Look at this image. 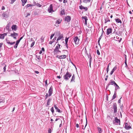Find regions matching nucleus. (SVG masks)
<instances>
[{
	"label": "nucleus",
	"mask_w": 133,
	"mask_h": 133,
	"mask_svg": "<svg viewBox=\"0 0 133 133\" xmlns=\"http://www.w3.org/2000/svg\"><path fill=\"white\" fill-rule=\"evenodd\" d=\"M112 109V112L113 113L114 115L115 116L117 114V105L116 103H114Z\"/></svg>",
	"instance_id": "nucleus-1"
},
{
	"label": "nucleus",
	"mask_w": 133,
	"mask_h": 133,
	"mask_svg": "<svg viewBox=\"0 0 133 133\" xmlns=\"http://www.w3.org/2000/svg\"><path fill=\"white\" fill-rule=\"evenodd\" d=\"M72 75L71 73L67 71L65 74L64 75L63 78L66 81L68 80L71 76Z\"/></svg>",
	"instance_id": "nucleus-2"
},
{
	"label": "nucleus",
	"mask_w": 133,
	"mask_h": 133,
	"mask_svg": "<svg viewBox=\"0 0 133 133\" xmlns=\"http://www.w3.org/2000/svg\"><path fill=\"white\" fill-rule=\"evenodd\" d=\"M113 124L116 125H121L120 121L119 119H118L116 117L114 118V119L113 121Z\"/></svg>",
	"instance_id": "nucleus-3"
},
{
	"label": "nucleus",
	"mask_w": 133,
	"mask_h": 133,
	"mask_svg": "<svg viewBox=\"0 0 133 133\" xmlns=\"http://www.w3.org/2000/svg\"><path fill=\"white\" fill-rule=\"evenodd\" d=\"M73 39L76 45H78L79 44V39L78 38L77 36H76Z\"/></svg>",
	"instance_id": "nucleus-4"
},
{
	"label": "nucleus",
	"mask_w": 133,
	"mask_h": 133,
	"mask_svg": "<svg viewBox=\"0 0 133 133\" xmlns=\"http://www.w3.org/2000/svg\"><path fill=\"white\" fill-rule=\"evenodd\" d=\"M58 45H57L55 49L54 50V52L57 53L58 52H61L59 50V48H60V46L61 45L58 44Z\"/></svg>",
	"instance_id": "nucleus-5"
},
{
	"label": "nucleus",
	"mask_w": 133,
	"mask_h": 133,
	"mask_svg": "<svg viewBox=\"0 0 133 133\" xmlns=\"http://www.w3.org/2000/svg\"><path fill=\"white\" fill-rule=\"evenodd\" d=\"M124 128L127 130H129L131 128V127L130 124H129L127 123H125Z\"/></svg>",
	"instance_id": "nucleus-6"
},
{
	"label": "nucleus",
	"mask_w": 133,
	"mask_h": 133,
	"mask_svg": "<svg viewBox=\"0 0 133 133\" xmlns=\"http://www.w3.org/2000/svg\"><path fill=\"white\" fill-rule=\"evenodd\" d=\"M48 11L49 13H51L54 12L53 10L52 5V4L50 5L49 7L48 8Z\"/></svg>",
	"instance_id": "nucleus-7"
},
{
	"label": "nucleus",
	"mask_w": 133,
	"mask_h": 133,
	"mask_svg": "<svg viewBox=\"0 0 133 133\" xmlns=\"http://www.w3.org/2000/svg\"><path fill=\"white\" fill-rule=\"evenodd\" d=\"M71 20V17L70 16H68L65 17V21L68 22H70Z\"/></svg>",
	"instance_id": "nucleus-8"
},
{
	"label": "nucleus",
	"mask_w": 133,
	"mask_h": 133,
	"mask_svg": "<svg viewBox=\"0 0 133 133\" xmlns=\"http://www.w3.org/2000/svg\"><path fill=\"white\" fill-rule=\"evenodd\" d=\"M52 87L51 86L50 87L48 91L49 96H51L52 93Z\"/></svg>",
	"instance_id": "nucleus-9"
},
{
	"label": "nucleus",
	"mask_w": 133,
	"mask_h": 133,
	"mask_svg": "<svg viewBox=\"0 0 133 133\" xmlns=\"http://www.w3.org/2000/svg\"><path fill=\"white\" fill-rule=\"evenodd\" d=\"M112 32V28H108L107 30L106 34L107 35H109L110 33L111 34Z\"/></svg>",
	"instance_id": "nucleus-10"
},
{
	"label": "nucleus",
	"mask_w": 133,
	"mask_h": 133,
	"mask_svg": "<svg viewBox=\"0 0 133 133\" xmlns=\"http://www.w3.org/2000/svg\"><path fill=\"white\" fill-rule=\"evenodd\" d=\"M116 83L114 81H113L112 80H111L110 82L108 84V86H109L110 85H115Z\"/></svg>",
	"instance_id": "nucleus-11"
},
{
	"label": "nucleus",
	"mask_w": 133,
	"mask_h": 133,
	"mask_svg": "<svg viewBox=\"0 0 133 133\" xmlns=\"http://www.w3.org/2000/svg\"><path fill=\"white\" fill-rule=\"evenodd\" d=\"M82 18L83 20H84L85 24L86 25L87 24V20H88L87 17L86 16H83L82 17Z\"/></svg>",
	"instance_id": "nucleus-12"
},
{
	"label": "nucleus",
	"mask_w": 133,
	"mask_h": 133,
	"mask_svg": "<svg viewBox=\"0 0 133 133\" xmlns=\"http://www.w3.org/2000/svg\"><path fill=\"white\" fill-rule=\"evenodd\" d=\"M119 36L118 35L117 36H116L114 37V40H115L116 41H119V42H120L122 40V38H120L119 40Z\"/></svg>",
	"instance_id": "nucleus-13"
},
{
	"label": "nucleus",
	"mask_w": 133,
	"mask_h": 133,
	"mask_svg": "<svg viewBox=\"0 0 133 133\" xmlns=\"http://www.w3.org/2000/svg\"><path fill=\"white\" fill-rule=\"evenodd\" d=\"M54 108H55L56 111L60 113L61 112V110L58 108L56 106V105H54Z\"/></svg>",
	"instance_id": "nucleus-14"
},
{
	"label": "nucleus",
	"mask_w": 133,
	"mask_h": 133,
	"mask_svg": "<svg viewBox=\"0 0 133 133\" xmlns=\"http://www.w3.org/2000/svg\"><path fill=\"white\" fill-rule=\"evenodd\" d=\"M63 34H61L57 39V41H58L62 39H63Z\"/></svg>",
	"instance_id": "nucleus-15"
},
{
	"label": "nucleus",
	"mask_w": 133,
	"mask_h": 133,
	"mask_svg": "<svg viewBox=\"0 0 133 133\" xmlns=\"http://www.w3.org/2000/svg\"><path fill=\"white\" fill-rule=\"evenodd\" d=\"M79 7L80 9L81 10L84 9L85 10L87 11L88 9V8L87 7H84L82 6V5H81V6H79Z\"/></svg>",
	"instance_id": "nucleus-16"
},
{
	"label": "nucleus",
	"mask_w": 133,
	"mask_h": 133,
	"mask_svg": "<svg viewBox=\"0 0 133 133\" xmlns=\"http://www.w3.org/2000/svg\"><path fill=\"white\" fill-rule=\"evenodd\" d=\"M17 36V34L14 32L13 34H11L10 36L12 37H13L14 39H16V37Z\"/></svg>",
	"instance_id": "nucleus-17"
},
{
	"label": "nucleus",
	"mask_w": 133,
	"mask_h": 133,
	"mask_svg": "<svg viewBox=\"0 0 133 133\" xmlns=\"http://www.w3.org/2000/svg\"><path fill=\"white\" fill-rule=\"evenodd\" d=\"M88 58H89V66L90 68H91V60H92V57L91 56V55L89 56H88Z\"/></svg>",
	"instance_id": "nucleus-18"
},
{
	"label": "nucleus",
	"mask_w": 133,
	"mask_h": 133,
	"mask_svg": "<svg viewBox=\"0 0 133 133\" xmlns=\"http://www.w3.org/2000/svg\"><path fill=\"white\" fill-rule=\"evenodd\" d=\"M4 99H0V104L2 103V105H4Z\"/></svg>",
	"instance_id": "nucleus-19"
},
{
	"label": "nucleus",
	"mask_w": 133,
	"mask_h": 133,
	"mask_svg": "<svg viewBox=\"0 0 133 133\" xmlns=\"http://www.w3.org/2000/svg\"><path fill=\"white\" fill-rule=\"evenodd\" d=\"M75 75L74 74H73L72 76V79L70 82H75Z\"/></svg>",
	"instance_id": "nucleus-20"
},
{
	"label": "nucleus",
	"mask_w": 133,
	"mask_h": 133,
	"mask_svg": "<svg viewBox=\"0 0 133 133\" xmlns=\"http://www.w3.org/2000/svg\"><path fill=\"white\" fill-rule=\"evenodd\" d=\"M22 2V5L24 6L27 2V0H21Z\"/></svg>",
	"instance_id": "nucleus-21"
},
{
	"label": "nucleus",
	"mask_w": 133,
	"mask_h": 133,
	"mask_svg": "<svg viewBox=\"0 0 133 133\" xmlns=\"http://www.w3.org/2000/svg\"><path fill=\"white\" fill-rule=\"evenodd\" d=\"M115 20L116 22L117 23H120L121 24L122 23V21L121 20L118 18L115 19Z\"/></svg>",
	"instance_id": "nucleus-22"
},
{
	"label": "nucleus",
	"mask_w": 133,
	"mask_h": 133,
	"mask_svg": "<svg viewBox=\"0 0 133 133\" xmlns=\"http://www.w3.org/2000/svg\"><path fill=\"white\" fill-rule=\"evenodd\" d=\"M51 99L49 98L48 99V101L47 103V105H49L50 104V102L51 100Z\"/></svg>",
	"instance_id": "nucleus-23"
},
{
	"label": "nucleus",
	"mask_w": 133,
	"mask_h": 133,
	"mask_svg": "<svg viewBox=\"0 0 133 133\" xmlns=\"http://www.w3.org/2000/svg\"><path fill=\"white\" fill-rule=\"evenodd\" d=\"M116 92H115L114 95L112 97V98L111 99L112 100L114 99H115L116 97Z\"/></svg>",
	"instance_id": "nucleus-24"
},
{
	"label": "nucleus",
	"mask_w": 133,
	"mask_h": 133,
	"mask_svg": "<svg viewBox=\"0 0 133 133\" xmlns=\"http://www.w3.org/2000/svg\"><path fill=\"white\" fill-rule=\"evenodd\" d=\"M11 28L12 30H16V25H13L11 27Z\"/></svg>",
	"instance_id": "nucleus-25"
},
{
	"label": "nucleus",
	"mask_w": 133,
	"mask_h": 133,
	"mask_svg": "<svg viewBox=\"0 0 133 133\" xmlns=\"http://www.w3.org/2000/svg\"><path fill=\"white\" fill-rule=\"evenodd\" d=\"M61 20H60V19H59L56 21L55 24H59L61 23Z\"/></svg>",
	"instance_id": "nucleus-26"
},
{
	"label": "nucleus",
	"mask_w": 133,
	"mask_h": 133,
	"mask_svg": "<svg viewBox=\"0 0 133 133\" xmlns=\"http://www.w3.org/2000/svg\"><path fill=\"white\" fill-rule=\"evenodd\" d=\"M66 57V56L65 55H63L60 56V59L65 58Z\"/></svg>",
	"instance_id": "nucleus-27"
},
{
	"label": "nucleus",
	"mask_w": 133,
	"mask_h": 133,
	"mask_svg": "<svg viewBox=\"0 0 133 133\" xmlns=\"http://www.w3.org/2000/svg\"><path fill=\"white\" fill-rule=\"evenodd\" d=\"M98 133H102V130L101 128L98 127Z\"/></svg>",
	"instance_id": "nucleus-28"
},
{
	"label": "nucleus",
	"mask_w": 133,
	"mask_h": 133,
	"mask_svg": "<svg viewBox=\"0 0 133 133\" xmlns=\"http://www.w3.org/2000/svg\"><path fill=\"white\" fill-rule=\"evenodd\" d=\"M7 43L8 44H9L10 45H12L14 44L15 43V42H11L9 41H7Z\"/></svg>",
	"instance_id": "nucleus-29"
},
{
	"label": "nucleus",
	"mask_w": 133,
	"mask_h": 133,
	"mask_svg": "<svg viewBox=\"0 0 133 133\" xmlns=\"http://www.w3.org/2000/svg\"><path fill=\"white\" fill-rule=\"evenodd\" d=\"M91 0H83V2L87 3L90 2Z\"/></svg>",
	"instance_id": "nucleus-30"
},
{
	"label": "nucleus",
	"mask_w": 133,
	"mask_h": 133,
	"mask_svg": "<svg viewBox=\"0 0 133 133\" xmlns=\"http://www.w3.org/2000/svg\"><path fill=\"white\" fill-rule=\"evenodd\" d=\"M61 15H63L65 14L64 10V9L62 10L61 11Z\"/></svg>",
	"instance_id": "nucleus-31"
},
{
	"label": "nucleus",
	"mask_w": 133,
	"mask_h": 133,
	"mask_svg": "<svg viewBox=\"0 0 133 133\" xmlns=\"http://www.w3.org/2000/svg\"><path fill=\"white\" fill-rule=\"evenodd\" d=\"M23 36H22L19 39L17 40V46L18 45V44L19 43L20 41L23 38Z\"/></svg>",
	"instance_id": "nucleus-32"
},
{
	"label": "nucleus",
	"mask_w": 133,
	"mask_h": 133,
	"mask_svg": "<svg viewBox=\"0 0 133 133\" xmlns=\"http://www.w3.org/2000/svg\"><path fill=\"white\" fill-rule=\"evenodd\" d=\"M102 34L101 35V36L100 37H99V39H98V43H99V42L100 41V39L102 38V35L103 34V31L102 30Z\"/></svg>",
	"instance_id": "nucleus-33"
},
{
	"label": "nucleus",
	"mask_w": 133,
	"mask_h": 133,
	"mask_svg": "<svg viewBox=\"0 0 133 133\" xmlns=\"http://www.w3.org/2000/svg\"><path fill=\"white\" fill-rule=\"evenodd\" d=\"M33 6V5L31 4H27L25 7H26V8H28L29 7H31L32 6Z\"/></svg>",
	"instance_id": "nucleus-34"
},
{
	"label": "nucleus",
	"mask_w": 133,
	"mask_h": 133,
	"mask_svg": "<svg viewBox=\"0 0 133 133\" xmlns=\"http://www.w3.org/2000/svg\"><path fill=\"white\" fill-rule=\"evenodd\" d=\"M2 16L4 17H7L8 16L7 14L5 13H3L2 14Z\"/></svg>",
	"instance_id": "nucleus-35"
},
{
	"label": "nucleus",
	"mask_w": 133,
	"mask_h": 133,
	"mask_svg": "<svg viewBox=\"0 0 133 133\" xmlns=\"http://www.w3.org/2000/svg\"><path fill=\"white\" fill-rule=\"evenodd\" d=\"M36 3V2H35V4L36 5L39 7H41V6L42 5H41L40 4H39L38 3Z\"/></svg>",
	"instance_id": "nucleus-36"
},
{
	"label": "nucleus",
	"mask_w": 133,
	"mask_h": 133,
	"mask_svg": "<svg viewBox=\"0 0 133 133\" xmlns=\"http://www.w3.org/2000/svg\"><path fill=\"white\" fill-rule=\"evenodd\" d=\"M10 26V23H9L6 26V29H7V30H8L9 28V27Z\"/></svg>",
	"instance_id": "nucleus-37"
},
{
	"label": "nucleus",
	"mask_w": 133,
	"mask_h": 133,
	"mask_svg": "<svg viewBox=\"0 0 133 133\" xmlns=\"http://www.w3.org/2000/svg\"><path fill=\"white\" fill-rule=\"evenodd\" d=\"M110 20L109 18H107L105 20V23H106L107 22H110Z\"/></svg>",
	"instance_id": "nucleus-38"
},
{
	"label": "nucleus",
	"mask_w": 133,
	"mask_h": 133,
	"mask_svg": "<svg viewBox=\"0 0 133 133\" xmlns=\"http://www.w3.org/2000/svg\"><path fill=\"white\" fill-rule=\"evenodd\" d=\"M69 37H66V38H65V43H66V44L67 43H68V39H69Z\"/></svg>",
	"instance_id": "nucleus-39"
},
{
	"label": "nucleus",
	"mask_w": 133,
	"mask_h": 133,
	"mask_svg": "<svg viewBox=\"0 0 133 133\" xmlns=\"http://www.w3.org/2000/svg\"><path fill=\"white\" fill-rule=\"evenodd\" d=\"M4 35L3 34H2L0 36V38L1 39H4Z\"/></svg>",
	"instance_id": "nucleus-40"
},
{
	"label": "nucleus",
	"mask_w": 133,
	"mask_h": 133,
	"mask_svg": "<svg viewBox=\"0 0 133 133\" xmlns=\"http://www.w3.org/2000/svg\"><path fill=\"white\" fill-rule=\"evenodd\" d=\"M35 41H34L33 42H32L31 43V45H30V47L31 48L35 44Z\"/></svg>",
	"instance_id": "nucleus-41"
},
{
	"label": "nucleus",
	"mask_w": 133,
	"mask_h": 133,
	"mask_svg": "<svg viewBox=\"0 0 133 133\" xmlns=\"http://www.w3.org/2000/svg\"><path fill=\"white\" fill-rule=\"evenodd\" d=\"M51 111L52 112V114L54 112V108L53 107H52V108L51 109Z\"/></svg>",
	"instance_id": "nucleus-42"
},
{
	"label": "nucleus",
	"mask_w": 133,
	"mask_h": 133,
	"mask_svg": "<svg viewBox=\"0 0 133 133\" xmlns=\"http://www.w3.org/2000/svg\"><path fill=\"white\" fill-rule=\"evenodd\" d=\"M36 57L37 58V59H38V60L39 61L41 60V58H40V56H37V55H36Z\"/></svg>",
	"instance_id": "nucleus-43"
},
{
	"label": "nucleus",
	"mask_w": 133,
	"mask_h": 133,
	"mask_svg": "<svg viewBox=\"0 0 133 133\" xmlns=\"http://www.w3.org/2000/svg\"><path fill=\"white\" fill-rule=\"evenodd\" d=\"M127 58H126L125 57V63L126 65V66L127 65Z\"/></svg>",
	"instance_id": "nucleus-44"
},
{
	"label": "nucleus",
	"mask_w": 133,
	"mask_h": 133,
	"mask_svg": "<svg viewBox=\"0 0 133 133\" xmlns=\"http://www.w3.org/2000/svg\"><path fill=\"white\" fill-rule=\"evenodd\" d=\"M117 68V66H115L113 69V70H114V71Z\"/></svg>",
	"instance_id": "nucleus-45"
},
{
	"label": "nucleus",
	"mask_w": 133,
	"mask_h": 133,
	"mask_svg": "<svg viewBox=\"0 0 133 133\" xmlns=\"http://www.w3.org/2000/svg\"><path fill=\"white\" fill-rule=\"evenodd\" d=\"M11 0V2L10 3L11 4H12L14 2L16 1V0Z\"/></svg>",
	"instance_id": "nucleus-46"
},
{
	"label": "nucleus",
	"mask_w": 133,
	"mask_h": 133,
	"mask_svg": "<svg viewBox=\"0 0 133 133\" xmlns=\"http://www.w3.org/2000/svg\"><path fill=\"white\" fill-rule=\"evenodd\" d=\"M116 86V88H117V89H119V86L116 83L115 84V85Z\"/></svg>",
	"instance_id": "nucleus-47"
},
{
	"label": "nucleus",
	"mask_w": 133,
	"mask_h": 133,
	"mask_svg": "<svg viewBox=\"0 0 133 133\" xmlns=\"http://www.w3.org/2000/svg\"><path fill=\"white\" fill-rule=\"evenodd\" d=\"M109 65H108V66H107V73H108V71L109 70Z\"/></svg>",
	"instance_id": "nucleus-48"
},
{
	"label": "nucleus",
	"mask_w": 133,
	"mask_h": 133,
	"mask_svg": "<svg viewBox=\"0 0 133 133\" xmlns=\"http://www.w3.org/2000/svg\"><path fill=\"white\" fill-rule=\"evenodd\" d=\"M48 133H51V129L49 128L48 130Z\"/></svg>",
	"instance_id": "nucleus-49"
},
{
	"label": "nucleus",
	"mask_w": 133,
	"mask_h": 133,
	"mask_svg": "<svg viewBox=\"0 0 133 133\" xmlns=\"http://www.w3.org/2000/svg\"><path fill=\"white\" fill-rule=\"evenodd\" d=\"M54 34H52L50 36V39H52V38L54 36Z\"/></svg>",
	"instance_id": "nucleus-50"
},
{
	"label": "nucleus",
	"mask_w": 133,
	"mask_h": 133,
	"mask_svg": "<svg viewBox=\"0 0 133 133\" xmlns=\"http://www.w3.org/2000/svg\"><path fill=\"white\" fill-rule=\"evenodd\" d=\"M114 70H113V69L111 71V72L110 74V75H112L113 74V73L114 72Z\"/></svg>",
	"instance_id": "nucleus-51"
},
{
	"label": "nucleus",
	"mask_w": 133,
	"mask_h": 133,
	"mask_svg": "<svg viewBox=\"0 0 133 133\" xmlns=\"http://www.w3.org/2000/svg\"><path fill=\"white\" fill-rule=\"evenodd\" d=\"M97 52L98 55H100V53L98 50H97Z\"/></svg>",
	"instance_id": "nucleus-52"
},
{
	"label": "nucleus",
	"mask_w": 133,
	"mask_h": 133,
	"mask_svg": "<svg viewBox=\"0 0 133 133\" xmlns=\"http://www.w3.org/2000/svg\"><path fill=\"white\" fill-rule=\"evenodd\" d=\"M87 120H86V124L85 125V127H84V128L83 126V127L82 128V129H85V128L86 125H87Z\"/></svg>",
	"instance_id": "nucleus-53"
},
{
	"label": "nucleus",
	"mask_w": 133,
	"mask_h": 133,
	"mask_svg": "<svg viewBox=\"0 0 133 133\" xmlns=\"http://www.w3.org/2000/svg\"><path fill=\"white\" fill-rule=\"evenodd\" d=\"M48 96H49V95H48V94L47 93L46 94V95H45V99H46V98H47V97H48Z\"/></svg>",
	"instance_id": "nucleus-54"
},
{
	"label": "nucleus",
	"mask_w": 133,
	"mask_h": 133,
	"mask_svg": "<svg viewBox=\"0 0 133 133\" xmlns=\"http://www.w3.org/2000/svg\"><path fill=\"white\" fill-rule=\"evenodd\" d=\"M3 44V43H0V49L1 48V47H2V46Z\"/></svg>",
	"instance_id": "nucleus-55"
},
{
	"label": "nucleus",
	"mask_w": 133,
	"mask_h": 133,
	"mask_svg": "<svg viewBox=\"0 0 133 133\" xmlns=\"http://www.w3.org/2000/svg\"><path fill=\"white\" fill-rule=\"evenodd\" d=\"M6 66L5 65V66L3 68V69H4V71L5 72L6 71Z\"/></svg>",
	"instance_id": "nucleus-56"
},
{
	"label": "nucleus",
	"mask_w": 133,
	"mask_h": 133,
	"mask_svg": "<svg viewBox=\"0 0 133 133\" xmlns=\"http://www.w3.org/2000/svg\"><path fill=\"white\" fill-rule=\"evenodd\" d=\"M54 42V41H50L49 42V43L51 44L53 42Z\"/></svg>",
	"instance_id": "nucleus-57"
},
{
	"label": "nucleus",
	"mask_w": 133,
	"mask_h": 133,
	"mask_svg": "<svg viewBox=\"0 0 133 133\" xmlns=\"http://www.w3.org/2000/svg\"><path fill=\"white\" fill-rule=\"evenodd\" d=\"M30 14L29 13H27L26 16H25L26 17H27L28 16H30Z\"/></svg>",
	"instance_id": "nucleus-58"
},
{
	"label": "nucleus",
	"mask_w": 133,
	"mask_h": 133,
	"mask_svg": "<svg viewBox=\"0 0 133 133\" xmlns=\"http://www.w3.org/2000/svg\"><path fill=\"white\" fill-rule=\"evenodd\" d=\"M14 48H17V42H16V44H15V46H14Z\"/></svg>",
	"instance_id": "nucleus-59"
},
{
	"label": "nucleus",
	"mask_w": 133,
	"mask_h": 133,
	"mask_svg": "<svg viewBox=\"0 0 133 133\" xmlns=\"http://www.w3.org/2000/svg\"><path fill=\"white\" fill-rule=\"evenodd\" d=\"M41 50H42V51H45L44 48H42Z\"/></svg>",
	"instance_id": "nucleus-60"
},
{
	"label": "nucleus",
	"mask_w": 133,
	"mask_h": 133,
	"mask_svg": "<svg viewBox=\"0 0 133 133\" xmlns=\"http://www.w3.org/2000/svg\"><path fill=\"white\" fill-rule=\"evenodd\" d=\"M35 72L37 74H38L39 73V72L38 71H35Z\"/></svg>",
	"instance_id": "nucleus-61"
},
{
	"label": "nucleus",
	"mask_w": 133,
	"mask_h": 133,
	"mask_svg": "<svg viewBox=\"0 0 133 133\" xmlns=\"http://www.w3.org/2000/svg\"><path fill=\"white\" fill-rule=\"evenodd\" d=\"M56 57L60 59V56L57 55L56 56Z\"/></svg>",
	"instance_id": "nucleus-62"
},
{
	"label": "nucleus",
	"mask_w": 133,
	"mask_h": 133,
	"mask_svg": "<svg viewBox=\"0 0 133 133\" xmlns=\"http://www.w3.org/2000/svg\"><path fill=\"white\" fill-rule=\"evenodd\" d=\"M67 2V0H63V2L64 3H66Z\"/></svg>",
	"instance_id": "nucleus-63"
},
{
	"label": "nucleus",
	"mask_w": 133,
	"mask_h": 133,
	"mask_svg": "<svg viewBox=\"0 0 133 133\" xmlns=\"http://www.w3.org/2000/svg\"><path fill=\"white\" fill-rule=\"evenodd\" d=\"M108 77V75L107 76H106V78H105V81H106L107 80Z\"/></svg>",
	"instance_id": "nucleus-64"
}]
</instances>
